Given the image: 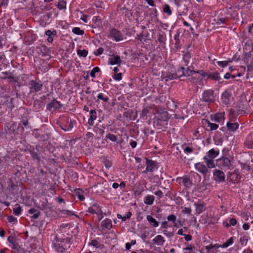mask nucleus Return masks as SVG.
I'll return each instance as SVG.
<instances>
[{
	"label": "nucleus",
	"instance_id": "774afa93",
	"mask_svg": "<svg viewBox=\"0 0 253 253\" xmlns=\"http://www.w3.org/2000/svg\"><path fill=\"white\" fill-rule=\"evenodd\" d=\"M248 33L250 34H253V23L248 26Z\"/></svg>",
	"mask_w": 253,
	"mask_h": 253
},
{
	"label": "nucleus",
	"instance_id": "7c9ffc66",
	"mask_svg": "<svg viewBox=\"0 0 253 253\" xmlns=\"http://www.w3.org/2000/svg\"><path fill=\"white\" fill-rule=\"evenodd\" d=\"M155 197L153 195H147L144 200V202L146 205H152L154 201Z\"/></svg>",
	"mask_w": 253,
	"mask_h": 253
},
{
	"label": "nucleus",
	"instance_id": "f8f14e48",
	"mask_svg": "<svg viewBox=\"0 0 253 253\" xmlns=\"http://www.w3.org/2000/svg\"><path fill=\"white\" fill-rule=\"evenodd\" d=\"M195 167L199 172H201L204 175H206L208 172L207 167L201 163L195 164Z\"/></svg>",
	"mask_w": 253,
	"mask_h": 253
},
{
	"label": "nucleus",
	"instance_id": "58836bf2",
	"mask_svg": "<svg viewBox=\"0 0 253 253\" xmlns=\"http://www.w3.org/2000/svg\"><path fill=\"white\" fill-rule=\"evenodd\" d=\"M72 32L76 35H82L84 34V31L82 30L79 27H75L72 29Z\"/></svg>",
	"mask_w": 253,
	"mask_h": 253
},
{
	"label": "nucleus",
	"instance_id": "4d7b16f0",
	"mask_svg": "<svg viewBox=\"0 0 253 253\" xmlns=\"http://www.w3.org/2000/svg\"><path fill=\"white\" fill-rule=\"evenodd\" d=\"M182 212L184 214H191V209L190 208H184L182 210Z\"/></svg>",
	"mask_w": 253,
	"mask_h": 253
},
{
	"label": "nucleus",
	"instance_id": "bb28decb",
	"mask_svg": "<svg viewBox=\"0 0 253 253\" xmlns=\"http://www.w3.org/2000/svg\"><path fill=\"white\" fill-rule=\"evenodd\" d=\"M97 99L95 101L96 102H99V100H101L103 102L106 103L109 100L108 96L103 93H99L97 96Z\"/></svg>",
	"mask_w": 253,
	"mask_h": 253
},
{
	"label": "nucleus",
	"instance_id": "864d4df0",
	"mask_svg": "<svg viewBox=\"0 0 253 253\" xmlns=\"http://www.w3.org/2000/svg\"><path fill=\"white\" fill-rule=\"evenodd\" d=\"M237 223V220L235 218H232L229 220V224L227 223L226 226L229 227L230 225L235 226Z\"/></svg>",
	"mask_w": 253,
	"mask_h": 253
},
{
	"label": "nucleus",
	"instance_id": "680f3d73",
	"mask_svg": "<svg viewBox=\"0 0 253 253\" xmlns=\"http://www.w3.org/2000/svg\"><path fill=\"white\" fill-rule=\"evenodd\" d=\"M76 195L81 201H83L84 200V196L81 194L80 192H77L76 193Z\"/></svg>",
	"mask_w": 253,
	"mask_h": 253
},
{
	"label": "nucleus",
	"instance_id": "338daca9",
	"mask_svg": "<svg viewBox=\"0 0 253 253\" xmlns=\"http://www.w3.org/2000/svg\"><path fill=\"white\" fill-rule=\"evenodd\" d=\"M155 195L161 198L163 196V193L161 190H158L154 193Z\"/></svg>",
	"mask_w": 253,
	"mask_h": 253
},
{
	"label": "nucleus",
	"instance_id": "4c0bfd02",
	"mask_svg": "<svg viewBox=\"0 0 253 253\" xmlns=\"http://www.w3.org/2000/svg\"><path fill=\"white\" fill-rule=\"evenodd\" d=\"M233 243V237L230 238L227 241L224 243L221 247L222 248H226L229 246L231 245Z\"/></svg>",
	"mask_w": 253,
	"mask_h": 253
},
{
	"label": "nucleus",
	"instance_id": "de8ad7c7",
	"mask_svg": "<svg viewBox=\"0 0 253 253\" xmlns=\"http://www.w3.org/2000/svg\"><path fill=\"white\" fill-rule=\"evenodd\" d=\"M57 7L59 9H65L66 7V2L64 0L59 1Z\"/></svg>",
	"mask_w": 253,
	"mask_h": 253
},
{
	"label": "nucleus",
	"instance_id": "f03ea898",
	"mask_svg": "<svg viewBox=\"0 0 253 253\" xmlns=\"http://www.w3.org/2000/svg\"><path fill=\"white\" fill-rule=\"evenodd\" d=\"M155 112L153 113L155 115L154 120H157L161 125L163 123L167 122L169 120V114L167 111L160 109L157 107L154 109Z\"/></svg>",
	"mask_w": 253,
	"mask_h": 253
},
{
	"label": "nucleus",
	"instance_id": "dca6fc26",
	"mask_svg": "<svg viewBox=\"0 0 253 253\" xmlns=\"http://www.w3.org/2000/svg\"><path fill=\"white\" fill-rule=\"evenodd\" d=\"M152 241L157 246H163L165 242V240L162 235H158L153 239Z\"/></svg>",
	"mask_w": 253,
	"mask_h": 253
},
{
	"label": "nucleus",
	"instance_id": "13d9d810",
	"mask_svg": "<svg viewBox=\"0 0 253 253\" xmlns=\"http://www.w3.org/2000/svg\"><path fill=\"white\" fill-rule=\"evenodd\" d=\"M226 19L225 18H217L216 23L219 25L224 24L226 23Z\"/></svg>",
	"mask_w": 253,
	"mask_h": 253
},
{
	"label": "nucleus",
	"instance_id": "49530a36",
	"mask_svg": "<svg viewBox=\"0 0 253 253\" xmlns=\"http://www.w3.org/2000/svg\"><path fill=\"white\" fill-rule=\"evenodd\" d=\"M163 11L165 13H167L168 15H170L172 13L170 10V6L168 4H165Z\"/></svg>",
	"mask_w": 253,
	"mask_h": 253
},
{
	"label": "nucleus",
	"instance_id": "c756f323",
	"mask_svg": "<svg viewBox=\"0 0 253 253\" xmlns=\"http://www.w3.org/2000/svg\"><path fill=\"white\" fill-rule=\"evenodd\" d=\"M246 145L249 148H253V132L251 133L247 137Z\"/></svg>",
	"mask_w": 253,
	"mask_h": 253
},
{
	"label": "nucleus",
	"instance_id": "473e14b6",
	"mask_svg": "<svg viewBox=\"0 0 253 253\" xmlns=\"http://www.w3.org/2000/svg\"><path fill=\"white\" fill-rule=\"evenodd\" d=\"M121 62L120 57L118 55L110 58L108 61L109 64L110 65L120 64Z\"/></svg>",
	"mask_w": 253,
	"mask_h": 253
},
{
	"label": "nucleus",
	"instance_id": "393cba45",
	"mask_svg": "<svg viewBox=\"0 0 253 253\" xmlns=\"http://www.w3.org/2000/svg\"><path fill=\"white\" fill-rule=\"evenodd\" d=\"M218 154L219 152L218 151H216L214 149H211L207 153L205 156L211 159H214L218 155Z\"/></svg>",
	"mask_w": 253,
	"mask_h": 253
},
{
	"label": "nucleus",
	"instance_id": "7ed1b4c3",
	"mask_svg": "<svg viewBox=\"0 0 253 253\" xmlns=\"http://www.w3.org/2000/svg\"><path fill=\"white\" fill-rule=\"evenodd\" d=\"M202 99L204 102L211 103L215 100L216 95L214 94L213 90L208 89L203 92Z\"/></svg>",
	"mask_w": 253,
	"mask_h": 253
},
{
	"label": "nucleus",
	"instance_id": "c03bdc74",
	"mask_svg": "<svg viewBox=\"0 0 253 253\" xmlns=\"http://www.w3.org/2000/svg\"><path fill=\"white\" fill-rule=\"evenodd\" d=\"M149 108H150V107H144L143 109L142 112L140 114L141 118H144V117L146 116L147 114L149 113Z\"/></svg>",
	"mask_w": 253,
	"mask_h": 253
},
{
	"label": "nucleus",
	"instance_id": "6e6552de",
	"mask_svg": "<svg viewBox=\"0 0 253 253\" xmlns=\"http://www.w3.org/2000/svg\"><path fill=\"white\" fill-rule=\"evenodd\" d=\"M110 35L116 42L121 41L124 39L123 35L121 32L115 28H113L110 30Z\"/></svg>",
	"mask_w": 253,
	"mask_h": 253
},
{
	"label": "nucleus",
	"instance_id": "20e7f679",
	"mask_svg": "<svg viewBox=\"0 0 253 253\" xmlns=\"http://www.w3.org/2000/svg\"><path fill=\"white\" fill-rule=\"evenodd\" d=\"M217 165L221 169L223 168L227 169H231L232 166L230 159L224 157L218 160Z\"/></svg>",
	"mask_w": 253,
	"mask_h": 253
},
{
	"label": "nucleus",
	"instance_id": "e2e57ef3",
	"mask_svg": "<svg viewBox=\"0 0 253 253\" xmlns=\"http://www.w3.org/2000/svg\"><path fill=\"white\" fill-rule=\"evenodd\" d=\"M21 123L23 126H24L26 128H28V121L26 119H23L21 121Z\"/></svg>",
	"mask_w": 253,
	"mask_h": 253
},
{
	"label": "nucleus",
	"instance_id": "a211bd4d",
	"mask_svg": "<svg viewBox=\"0 0 253 253\" xmlns=\"http://www.w3.org/2000/svg\"><path fill=\"white\" fill-rule=\"evenodd\" d=\"M90 118L88 120V124L89 126H92L94 124V121L97 118L96 112L95 110H91L89 111Z\"/></svg>",
	"mask_w": 253,
	"mask_h": 253
},
{
	"label": "nucleus",
	"instance_id": "a19ab883",
	"mask_svg": "<svg viewBox=\"0 0 253 253\" xmlns=\"http://www.w3.org/2000/svg\"><path fill=\"white\" fill-rule=\"evenodd\" d=\"M106 137L113 142H117V137L115 135L111 134L110 133H108L106 135Z\"/></svg>",
	"mask_w": 253,
	"mask_h": 253
},
{
	"label": "nucleus",
	"instance_id": "1a4fd4ad",
	"mask_svg": "<svg viewBox=\"0 0 253 253\" xmlns=\"http://www.w3.org/2000/svg\"><path fill=\"white\" fill-rule=\"evenodd\" d=\"M176 181L178 182L179 184H182L186 188H190L192 185L190 179L187 176H184L182 177H178L176 179Z\"/></svg>",
	"mask_w": 253,
	"mask_h": 253
},
{
	"label": "nucleus",
	"instance_id": "aec40b11",
	"mask_svg": "<svg viewBox=\"0 0 253 253\" xmlns=\"http://www.w3.org/2000/svg\"><path fill=\"white\" fill-rule=\"evenodd\" d=\"M101 226L104 228L110 229L112 227V223L111 219L105 218L101 222Z\"/></svg>",
	"mask_w": 253,
	"mask_h": 253
},
{
	"label": "nucleus",
	"instance_id": "0e129e2a",
	"mask_svg": "<svg viewBox=\"0 0 253 253\" xmlns=\"http://www.w3.org/2000/svg\"><path fill=\"white\" fill-rule=\"evenodd\" d=\"M7 220L9 222H17V219L15 217L10 215L7 217Z\"/></svg>",
	"mask_w": 253,
	"mask_h": 253
},
{
	"label": "nucleus",
	"instance_id": "5701e85b",
	"mask_svg": "<svg viewBox=\"0 0 253 253\" xmlns=\"http://www.w3.org/2000/svg\"><path fill=\"white\" fill-rule=\"evenodd\" d=\"M205 163L206 164L207 167L211 169L215 167V164L213 159H211L206 156H204L203 158Z\"/></svg>",
	"mask_w": 253,
	"mask_h": 253
},
{
	"label": "nucleus",
	"instance_id": "69168bd1",
	"mask_svg": "<svg viewBox=\"0 0 253 253\" xmlns=\"http://www.w3.org/2000/svg\"><path fill=\"white\" fill-rule=\"evenodd\" d=\"M193 151V149L192 148H191L190 147H186L184 149V152L186 153V154H188V153H192Z\"/></svg>",
	"mask_w": 253,
	"mask_h": 253
},
{
	"label": "nucleus",
	"instance_id": "6e6d98bb",
	"mask_svg": "<svg viewBox=\"0 0 253 253\" xmlns=\"http://www.w3.org/2000/svg\"><path fill=\"white\" fill-rule=\"evenodd\" d=\"M113 78L116 81H120L122 79V74L121 73H119L117 74H115Z\"/></svg>",
	"mask_w": 253,
	"mask_h": 253
},
{
	"label": "nucleus",
	"instance_id": "37998d69",
	"mask_svg": "<svg viewBox=\"0 0 253 253\" xmlns=\"http://www.w3.org/2000/svg\"><path fill=\"white\" fill-rule=\"evenodd\" d=\"M77 53H78V55H79L80 56L85 57L87 56L88 51L85 49H84V50L79 49L77 51Z\"/></svg>",
	"mask_w": 253,
	"mask_h": 253
},
{
	"label": "nucleus",
	"instance_id": "6ab92c4d",
	"mask_svg": "<svg viewBox=\"0 0 253 253\" xmlns=\"http://www.w3.org/2000/svg\"><path fill=\"white\" fill-rule=\"evenodd\" d=\"M207 78L213 80H215L218 82H219V81L221 79V77L219 76V73L217 72H215L214 73L208 72Z\"/></svg>",
	"mask_w": 253,
	"mask_h": 253
},
{
	"label": "nucleus",
	"instance_id": "423d86ee",
	"mask_svg": "<svg viewBox=\"0 0 253 253\" xmlns=\"http://www.w3.org/2000/svg\"><path fill=\"white\" fill-rule=\"evenodd\" d=\"M63 106V105L60 102L54 98L47 105L46 109L50 111H53L61 108Z\"/></svg>",
	"mask_w": 253,
	"mask_h": 253
},
{
	"label": "nucleus",
	"instance_id": "a18cd8bd",
	"mask_svg": "<svg viewBox=\"0 0 253 253\" xmlns=\"http://www.w3.org/2000/svg\"><path fill=\"white\" fill-rule=\"evenodd\" d=\"M100 71V69L99 67H95L94 68H93V69L91 71L90 73V76L92 77V78H95V73H98Z\"/></svg>",
	"mask_w": 253,
	"mask_h": 253
},
{
	"label": "nucleus",
	"instance_id": "c85d7f7f",
	"mask_svg": "<svg viewBox=\"0 0 253 253\" xmlns=\"http://www.w3.org/2000/svg\"><path fill=\"white\" fill-rule=\"evenodd\" d=\"M191 60V55L189 52H186L183 55V61L184 62V66H187Z\"/></svg>",
	"mask_w": 253,
	"mask_h": 253
},
{
	"label": "nucleus",
	"instance_id": "bf43d9fd",
	"mask_svg": "<svg viewBox=\"0 0 253 253\" xmlns=\"http://www.w3.org/2000/svg\"><path fill=\"white\" fill-rule=\"evenodd\" d=\"M104 49L102 47H99L96 51L94 52V54L96 55H100L103 53Z\"/></svg>",
	"mask_w": 253,
	"mask_h": 253
},
{
	"label": "nucleus",
	"instance_id": "4468645a",
	"mask_svg": "<svg viewBox=\"0 0 253 253\" xmlns=\"http://www.w3.org/2000/svg\"><path fill=\"white\" fill-rule=\"evenodd\" d=\"M231 93L227 90L224 91L221 97L222 103L224 104L227 105L229 103L230 98L231 97Z\"/></svg>",
	"mask_w": 253,
	"mask_h": 253
},
{
	"label": "nucleus",
	"instance_id": "0eeeda50",
	"mask_svg": "<svg viewBox=\"0 0 253 253\" xmlns=\"http://www.w3.org/2000/svg\"><path fill=\"white\" fill-rule=\"evenodd\" d=\"M224 173L219 169H215L213 172V179L217 182H223L225 181Z\"/></svg>",
	"mask_w": 253,
	"mask_h": 253
},
{
	"label": "nucleus",
	"instance_id": "b1692460",
	"mask_svg": "<svg viewBox=\"0 0 253 253\" xmlns=\"http://www.w3.org/2000/svg\"><path fill=\"white\" fill-rule=\"evenodd\" d=\"M164 76V79H165L166 81L175 80L177 79V76L175 73L168 72Z\"/></svg>",
	"mask_w": 253,
	"mask_h": 253
},
{
	"label": "nucleus",
	"instance_id": "f257e3e1",
	"mask_svg": "<svg viewBox=\"0 0 253 253\" xmlns=\"http://www.w3.org/2000/svg\"><path fill=\"white\" fill-rule=\"evenodd\" d=\"M54 247L56 252L62 253L70 247V242L68 239H56L53 243Z\"/></svg>",
	"mask_w": 253,
	"mask_h": 253
},
{
	"label": "nucleus",
	"instance_id": "ddd939ff",
	"mask_svg": "<svg viewBox=\"0 0 253 253\" xmlns=\"http://www.w3.org/2000/svg\"><path fill=\"white\" fill-rule=\"evenodd\" d=\"M101 207L97 204H94L91 207H89L87 210V212L91 214L100 213L101 211Z\"/></svg>",
	"mask_w": 253,
	"mask_h": 253
},
{
	"label": "nucleus",
	"instance_id": "f3484780",
	"mask_svg": "<svg viewBox=\"0 0 253 253\" xmlns=\"http://www.w3.org/2000/svg\"><path fill=\"white\" fill-rule=\"evenodd\" d=\"M239 126V124L237 123H231L228 122L226 124V127L229 131L234 132L236 131Z\"/></svg>",
	"mask_w": 253,
	"mask_h": 253
},
{
	"label": "nucleus",
	"instance_id": "603ef678",
	"mask_svg": "<svg viewBox=\"0 0 253 253\" xmlns=\"http://www.w3.org/2000/svg\"><path fill=\"white\" fill-rule=\"evenodd\" d=\"M194 248V247H193L191 245H188L187 247L186 248H183V251H185L184 253H190L193 249Z\"/></svg>",
	"mask_w": 253,
	"mask_h": 253
},
{
	"label": "nucleus",
	"instance_id": "3c124183",
	"mask_svg": "<svg viewBox=\"0 0 253 253\" xmlns=\"http://www.w3.org/2000/svg\"><path fill=\"white\" fill-rule=\"evenodd\" d=\"M7 241H8V242L9 243H10L11 244V246H12L13 245H14V243H16L17 242H18V241L17 240H16L14 237H12V236H9L7 238Z\"/></svg>",
	"mask_w": 253,
	"mask_h": 253
},
{
	"label": "nucleus",
	"instance_id": "72a5a7b5",
	"mask_svg": "<svg viewBox=\"0 0 253 253\" xmlns=\"http://www.w3.org/2000/svg\"><path fill=\"white\" fill-rule=\"evenodd\" d=\"M192 64H193V63H192ZM193 73H196V71L194 70V68L193 65H191V66L188 67L184 70V76H190L192 75Z\"/></svg>",
	"mask_w": 253,
	"mask_h": 253
},
{
	"label": "nucleus",
	"instance_id": "f704fd0d",
	"mask_svg": "<svg viewBox=\"0 0 253 253\" xmlns=\"http://www.w3.org/2000/svg\"><path fill=\"white\" fill-rule=\"evenodd\" d=\"M29 151L33 159L37 160L39 161L41 160L40 157L38 154V150L37 149L33 148H31Z\"/></svg>",
	"mask_w": 253,
	"mask_h": 253
},
{
	"label": "nucleus",
	"instance_id": "e433bc0d",
	"mask_svg": "<svg viewBox=\"0 0 253 253\" xmlns=\"http://www.w3.org/2000/svg\"><path fill=\"white\" fill-rule=\"evenodd\" d=\"M184 70L185 68L183 67L177 69L176 72H175L177 76V79L182 76H184Z\"/></svg>",
	"mask_w": 253,
	"mask_h": 253
},
{
	"label": "nucleus",
	"instance_id": "39448f33",
	"mask_svg": "<svg viewBox=\"0 0 253 253\" xmlns=\"http://www.w3.org/2000/svg\"><path fill=\"white\" fill-rule=\"evenodd\" d=\"M30 91L38 92L42 89L43 84L40 81L37 82L35 80H31L29 83Z\"/></svg>",
	"mask_w": 253,
	"mask_h": 253
},
{
	"label": "nucleus",
	"instance_id": "9d476101",
	"mask_svg": "<svg viewBox=\"0 0 253 253\" xmlns=\"http://www.w3.org/2000/svg\"><path fill=\"white\" fill-rule=\"evenodd\" d=\"M156 167V162L152 160L146 158V168L143 172L146 173L148 172H153Z\"/></svg>",
	"mask_w": 253,
	"mask_h": 253
},
{
	"label": "nucleus",
	"instance_id": "8fccbe9b",
	"mask_svg": "<svg viewBox=\"0 0 253 253\" xmlns=\"http://www.w3.org/2000/svg\"><path fill=\"white\" fill-rule=\"evenodd\" d=\"M13 213H14L16 215H18L19 214H20L21 212V207L18 205L17 207H15L13 209Z\"/></svg>",
	"mask_w": 253,
	"mask_h": 253
},
{
	"label": "nucleus",
	"instance_id": "a878e982",
	"mask_svg": "<svg viewBox=\"0 0 253 253\" xmlns=\"http://www.w3.org/2000/svg\"><path fill=\"white\" fill-rule=\"evenodd\" d=\"M75 123L74 121L70 120L69 125L62 124V126H60L61 128L65 131L71 130L74 127V124Z\"/></svg>",
	"mask_w": 253,
	"mask_h": 253
},
{
	"label": "nucleus",
	"instance_id": "c9c22d12",
	"mask_svg": "<svg viewBox=\"0 0 253 253\" xmlns=\"http://www.w3.org/2000/svg\"><path fill=\"white\" fill-rule=\"evenodd\" d=\"M205 123L207 125V127H210V129L209 130L212 131L216 130L219 126L217 124L211 123L208 120H205Z\"/></svg>",
	"mask_w": 253,
	"mask_h": 253
},
{
	"label": "nucleus",
	"instance_id": "2eb2a0df",
	"mask_svg": "<svg viewBox=\"0 0 253 253\" xmlns=\"http://www.w3.org/2000/svg\"><path fill=\"white\" fill-rule=\"evenodd\" d=\"M194 206L196 208V212L197 214H200L206 210L204 203L201 202H198L194 203Z\"/></svg>",
	"mask_w": 253,
	"mask_h": 253
},
{
	"label": "nucleus",
	"instance_id": "412c9836",
	"mask_svg": "<svg viewBox=\"0 0 253 253\" xmlns=\"http://www.w3.org/2000/svg\"><path fill=\"white\" fill-rule=\"evenodd\" d=\"M10 247L15 251L14 253H26L25 250L22 248L19 245L18 242L16 243H14V245L10 246Z\"/></svg>",
	"mask_w": 253,
	"mask_h": 253
},
{
	"label": "nucleus",
	"instance_id": "ea45409f",
	"mask_svg": "<svg viewBox=\"0 0 253 253\" xmlns=\"http://www.w3.org/2000/svg\"><path fill=\"white\" fill-rule=\"evenodd\" d=\"M231 61H232L230 60L228 61H217V64L220 67L224 68L226 67L229 63L231 62Z\"/></svg>",
	"mask_w": 253,
	"mask_h": 253
},
{
	"label": "nucleus",
	"instance_id": "79ce46f5",
	"mask_svg": "<svg viewBox=\"0 0 253 253\" xmlns=\"http://www.w3.org/2000/svg\"><path fill=\"white\" fill-rule=\"evenodd\" d=\"M94 131L100 136H102L105 132L103 129L98 127H95L94 128Z\"/></svg>",
	"mask_w": 253,
	"mask_h": 253
},
{
	"label": "nucleus",
	"instance_id": "cd10ccee",
	"mask_svg": "<svg viewBox=\"0 0 253 253\" xmlns=\"http://www.w3.org/2000/svg\"><path fill=\"white\" fill-rule=\"evenodd\" d=\"M88 246H93L96 249H102L104 247L103 244H100L97 240L93 239L88 243Z\"/></svg>",
	"mask_w": 253,
	"mask_h": 253
},
{
	"label": "nucleus",
	"instance_id": "052dcab7",
	"mask_svg": "<svg viewBox=\"0 0 253 253\" xmlns=\"http://www.w3.org/2000/svg\"><path fill=\"white\" fill-rule=\"evenodd\" d=\"M196 73H198L203 77H207L208 72H205L203 70H199L198 71H196Z\"/></svg>",
	"mask_w": 253,
	"mask_h": 253
},
{
	"label": "nucleus",
	"instance_id": "09e8293b",
	"mask_svg": "<svg viewBox=\"0 0 253 253\" xmlns=\"http://www.w3.org/2000/svg\"><path fill=\"white\" fill-rule=\"evenodd\" d=\"M167 219L169 221L174 223L176 221V216L174 214H169L167 216Z\"/></svg>",
	"mask_w": 253,
	"mask_h": 253
},
{
	"label": "nucleus",
	"instance_id": "9b49d317",
	"mask_svg": "<svg viewBox=\"0 0 253 253\" xmlns=\"http://www.w3.org/2000/svg\"><path fill=\"white\" fill-rule=\"evenodd\" d=\"M224 114V112H219L214 115H211V120L219 123H222L225 119Z\"/></svg>",
	"mask_w": 253,
	"mask_h": 253
},
{
	"label": "nucleus",
	"instance_id": "2f4dec72",
	"mask_svg": "<svg viewBox=\"0 0 253 253\" xmlns=\"http://www.w3.org/2000/svg\"><path fill=\"white\" fill-rule=\"evenodd\" d=\"M40 211L33 208H31L28 210V213L30 214H32L31 216L33 219H37L40 215Z\"/></svg>",
	"mask_w": 253,
	"mask_h": 253
},
{
	"label": "nucleus",
	"instance_id": "4be33fe9",
	"mask_svg": "<svg viewBox=\"0 0 253 253\" xmlns=\"http://www.w3.org/2000/svg\"><path fill=\"white\" fill-rule=\"evenodd\" d=\"M146 219L150 224L153 227H157L159 226V222L153 217L150 215L146 216Z\"/></svg>",
	"mask_w": 253,
	"mask_h": 253
},
{
	"label": "nucleus",
	"instance_id": "5fc2aeb1",
	"mask_svg": "<svg viewBox=\"0 0 253 253\" xmlns=\"http://www.w3.org/2000/svg\"><path fill=\"white\" fill-rule=\"evenodd\" d=\"M132 215L130 211H128L125 216L122 217V221H125L127 219H129Z\"/></svg>",
	"mask_w": 253,
	"mask_h": 253
}]
</instances>
